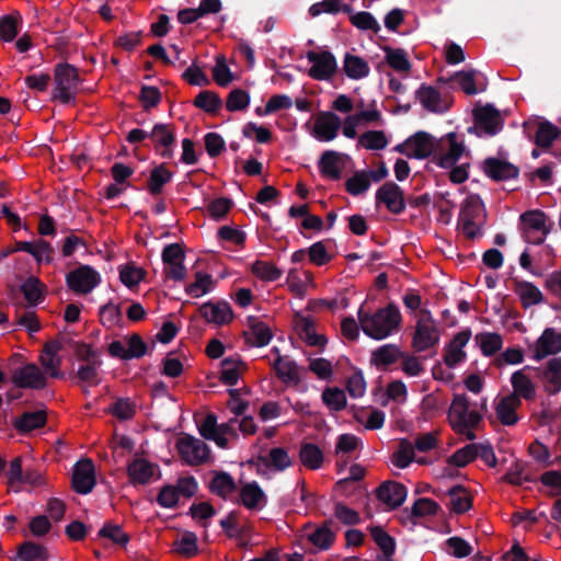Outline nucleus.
Masks as SVG:
<instances>
[{"instance_id": "obj_1", "label": "nucleus", "mask_w": 561, "mask_h": 561, "mask_svg": "<svg viewBox=\"0 0 561 561\" xmlns=\"http://www.w3.org/2000/svg\"><path fill=\"white\" fill-rule=\"evenodd\" d=\"M358 322L363 332L373 340H385L398 332L402 316L394 304H389L375 311H367L363 307L357 312Z\"/></svg>"}, {"instance_id": "obj_2", "label": "nucleus", "mask_w": 561, "mask_h": 561, "mask_svg": "<svg viewBox=\"0 0 561 561\" xmlns=\"http://www.w3.org/2000/svg\"><path fill=\"white\" fill-rule=\"evenodd\" d=\"M481 419V414L470 404L466 396L454 397L448 411V422L457 433L472 440L474 438L472 428L480 423Z\"/></svg>"}, {"instance_id": "obj_3", "label": "nucleus", "mask_w": 561, "mask_h": 561, "mask_svg": "<svg viewBox=\"0 0 561 561\" xmlns=\"http://www.w3.org/2000/svg\"><path fill=\"white\" fill-rule=\"evenodd\" d=\"M484 224V208L477 195L468 196L460 208L458 228L469 239H476L482 234Z\"/></svg>"}, {"instance_id": "obj_4", "label": "nucleus", "mask_w": 561, "mask_h": 561, "mask_svg": "<svg viewBox=\"0 0 561 561\" xmlns=\"http://www.w3.org/2000/svg\"><path fill=\"white\" fill-rule=\"evenodd\" d=\"M439 340L440 331L431 312L420 311L416 316L412 347L416 352H424L436 346Z\"/></svg>"}, {"instance_id": "obj_5", "label": "nucleus", "mask_w": 561, "mask_h": 561, "mask_svg": "<svg viewBox=\"0 0 561 561\" xmlns=\"http://www.w3.org/2000/svg\"><path fill=\"white\" fill-rule=\"evenodd\" d=\"M468 156L462 138L448 133L437 139L434 159L440 168H451Z\"/></svg>"}, {"instance_id": "obj_6", "label": "nucleus", "mask_w": 561, "mask_h": 561, "mask_svg": "<svg viewBox=\"0 0 561 561\" xmlns=\"http://www.w3.org/2000/svg\"><path fill=\"white\" fill-rule=\"evenodd\" d=\"M310 65L308 76L313 80L329 81L337 71V61L334 55L325 49L310 50L306 55Z\"/></svg>"}, {"instance_id": "obj_7", "label": "nucleus", "mask_w": 561, "mask_h": 561, "mask_svg": "<svg viewBox=\"0 0 561 561\" xmlns=\"http://www.w3.org/2000/svg\"><path fill=\"white\" fill-rule=\"evenodd\" d=\"M198 432L205 439L215 442L220 448H227L228 438L236 436L233 421L218 424L214 414H207L198 423Z\"/></svg>"}, {"instance_id": "obj_8", "label": "nucleus", "mask_w": 561, "mask_h": 561, "mask_svg": "<svg viewBox=\"0 0 561 561\" xmlns=\"http://www.w3.org/2000/svg\"><path fill=\"white\" fill-rule=\"evenodd\" d=\"M437 139L427 133L419 131L409 137L402 144L394 147L397 152H400L408 158L424 159L434 154Z\"/></svg>"}, {"instance_id": "obj_9", "label": "nucleus", "mask_w": 561, "mask_h": 561, "mask_svg": "<svg viewBox=\"0 0 561 561\" xmlns=\"http://www.w3.org/2000/svg\"><path fill=\"white\" fill-rule=\"evenodd\" d=\"M78 87V73L76 68L69 65H60L55 71V88L53 96L61 103H69L75 99Z\"/></svg>"}, {"instance_id": "obj_10", "label": "nucleus", "mask_w": 561, "mask_h": 561, "mask_svg": "<svg viewBox=\"0 0 561 561\" xmlns=\"http://www.w3.org/2000/svg\"><path fill=\"white\" fill-rule=\"evenodd\" d=\"M176 448L181 458L191 466H199L210 459L207 444L190 435L179 438Z\"/></svg>"}, {"instance_id": "obj_11", "label": "nucleus", "mask_w": 561, "mask_h": 561, "mask_svg": "<svg viewBox=\"0 0 561 561\" xmlns=\"http://www.w3.org/2000/svg\"><path fill=\"white\" fill-rule=\"evenodd\" d=\"M67 285L77 294L91 293L101 282L100 274L88 265L80 266L67 275Z\"/></svg>"}, {"instance_id": "obj_12", "label": "nucleus", "mask_w": 561, "mask_h": 561, "mask_svg": "<svg viewBox=\"0 0 561 561\" xmlns=\"http://www.w3.org/2000/svg\"><path fill=\"white\" fill-rule=\"evenodd\" d=\"M520 219L526 241L534 244L541 243L548 232L545 214L538 210L527 211Z\"/></svg>"}, {"instance_id": "obj_13", "label": "nucleus", "mask_w": 561, "mask_h": 561, "mask_svg": "<svg viewBox=\"0 0 561 561\" xmlns=\"http://www.w3.org/2000/svg\"><path fill=\"white\" fill-rule=\"evenodd\" d=\"M185 254L179 243L167 245L162 252L165 275L174 280H183L186 276L184 266Z\"/></svg>"}, {"instance_id": "obj_14", "label": "nucleus", "mask_w": 561, "mask_h": 561, "mask_svg": "<svg viewBox=\"0 0 561 561\" xmlns=\"http://www.w3.org/2000/svg\"><path fill=\"white\" fill-rule=\"evenodd\" d=\"M11 380L16 387L25 389H43L47 385V377L35 364L16 368Z\"/></svg>"}, {"instance_id": "obj_15", "label": "nucleus", "mask_w": 561, "mask_h": 561, "mask_svg": "<svg viewBox=\"0 0 561 561\" xmlns=\"http://www.w3.org/2000/svg\"><path fill=\"white\" fill-rule=\"evenodd\" d=\"M341 124V118L336 114L322 112L314 119L311 135L322 142L332 141L336 138Z\"/></svg>"}, {"instance_id": "obj_16", "label": "nucleus", "mask_w": 561, "mask_h": 561, "mask_svg": "<svg viewBox=\"0 0 561 561\" xmlns=\"http://www.w3.org/2000/svg\"><path fill=\"white\" fill-rule=\"evenodd\" d=\"M522 401L516 394H506L499 397L493 402L496 420L505 426H513L519 421L517 410L520 408Z\"/></svg>"}, {"instance_id": "obj_17", "label": "nucleus", "mask_w": 561, "mask_h": 561, "mask_svg": "<svg viewBox=\"0 0 561 561\" xmlns=\"http://www.w3.org/2000/svg\"><path fill=\"white\" fill-rule=\"evenodd\" d=\"M474 128L480 134L495 135L503 126V119L500 112L492 105H484L474 110Z\"/></svg>"}, {"instance_id": "obj_18", "label": "nucleus", "mask_w": 561, "mask_h": 561, "mask_svg": "<svg viewBox=\"0 0 561 561\" xmlns=\"http://www.w3.org/2000/svg\"><path fill=\"white\" fill-rule=\"evenodd\" d=\"M350 160V156L345 153L327 150L319 160V170L323 176L337 180L341 178Z\"/></svg>"}, {"instance_id": "obj_19", "label": "nucleus", "mask_w": 561, "mask_h": 561, "mask_svg": "<svg viewBox=\"0 0 561 561\" xmlns=\"http://www.w3.org/2000/svg\"><path fill=\"white\" fill-rule=\"evenodd\" d=\"M129 480L134 484H147L153 479L159 478L160 470L156 463L146 458L136 457L127 467Z\"/></svg>"}, {"instance_id": "obj_20", "label": "nucleus", "mask_w": 561, "mask_h": 561, "mask_svg": "<svg viewBox=\"0 0 561 561\" xmlns=\"http://www.w3.org/2000/svg\"><path fill=\"white\" fill-rule=\"evenodd\" d=\"M511 383L513 387V392L511 394H516L517 399L522 401V399L526 401H534L537 397V386L529 375V368L524 367L511 376Z\"/></svg>"}, {"instance_id": "obj_21", "label": "nucleus", "mask_w": 561, "mask_h": 561, "mask_svg": "<svg viewBox=\"0 0 561 561\" xmlns=\"http://www.w3.org/2000/svg\"><path fill=\"white\" fill-rule=\"evenodd\" d=\"M534 358L539 360L548 355L561 352V332L548 328L534 344Z\"/></svg>"}, {"instance_id": "obj_22", "label": "nucleus", "mask_w": 561, "mask_h": 561, "mask_svg": "<svg viewBox=\"0 0 561 561\" xmlns=\"http://www.w3.org/2000/svg\"><path fill=\"white\" fill-rule=\"evenodd\" d=\"M451 80L469 95L483 92L486 89L488 81L483 73L477 70H462L455 73Z\"/></svg>"}, {"instance_id": "obj_23", "label": "nucleus", "mask_w": 561, "mask_h": 561, "mask_svg": "<svg viewBox=\"0 0 561 561\" xmlns=\"http://www.w3.org/2000/svg\"><path fill=\"white\" fill-rule=\"evenodd\" d=\"M376 198L377 202L385 204L391 213L399 214L405 208L403 192L393 182H387L380 186L376 193Z\"/></svg>"}, {"instance_id": "obj_24", "label": "nucleus", "mask_w": 561, "mask_h": 561, "mask_svg": "<svg viewBox=\"0 0 561 561\" xmlns=\"http://www.w3.org/2000/svg\"><path fill=\"white\" fill-rule=\"evenodd\" d=\"M95 485L94 466L91 460L79 461L73 470L72 486L76 492L88 494Z\"/></svg>"}, {"instance_id": "obj_25", "label": "nucleus", "mask_w": 561, "mask_h": 561, "mask_svg": "<svg viewBox=\"0 0 561 561\" xmlns=\"http://www.w3.org/2000/svg\"><path fill=\"white\" fill-rule=\"evenodd\" d=\"M471 339L470 330H462L458 332L453 340L446 345L444 360L447 366L455 367L466 358L465 346Z\"/></svg>"}, {"instance_id": "obj_26", "label": "nucleus", "mask_w": 561, "mask_h": 561, "mask_svg": "<svg viewBox=\"0 0 561 561\" xmlns=\"http://www.w3.org/2000/svg\"><path fill=\"white\" fill-rule=\"evenodd\" d=\"M61 348V344L57 341L49 342L45 345L41 356L39 362L44 368L45 376H49L51 378H61L62 374L60 371L61 358L59 356V351Z\"/></svg>"}, {"instance_id": "obj_27", "label": "nucleus", "mask_w": 561, "mask_h": 561, "mask_svg": "<svg viewBox=\"0 0 561 561\" xmlns=\"http://www.w3.org/2000/svg\"><path fill=\"white\" fill-rule=\"evenodd\" d=\"M294 323L297 334L308 345L319 347H323L325 345V337L317 331L314 322L310 318L297 314Z\"/></svg>"}, {"instance_id": "obj_28", "label": "nucleus", "mask_w": 561, "mask_h": 561, "mask_svg": "<svg viewBox=\"0 0 561 561\" xmlns=\"http://www.w3.org/2000/svg\"><path fill=\"white\" fill-rule=\"evenodd\" d=\"M540 378L542 387L548 394L559 393L561 391V357L548 360L542 368Z\"/></svg>"}, {"instance_id": "obj_29", "label": "nucleus", "mask_w": 561, "mask_h": 561, "mask_svg": "<svg viewBox=\"0 0 561 561\" xmlns=\"http://www.w3.org/2000/svg\"><path fill=\"white\" fill-rule=\"evenodd\" d=\"M201 316L209 323L224 325L232 320L233 313L228 302H206L199 308Z\"/></svg>"}, {"instance_id": "obj_30", "label": "nucleus", "mask_w": 561, "mask_h": 561, "mask_svg": "<svg viewBox=\"0 0 561 561\" xmlns=\"http://www.w3.org/2000/svg\"><path fill=\"white\" fill-rule=\"evenodd\" d=\"M408 491L404 485L398 482L388 481L378 489V499L389 508H396L403 504Z\"/></svg>"}, {"instance_id": "obj_31", "label": "nucleus", "mask_w": 561, "mask_h": 561, "mask_svg": "<svg viewBox=\"0 0 561 561\" xmlns=\"http://www.w3.org/2000/svg\"><path fill=\"white\" fill-rule=\"evenodd\" d=\"M286 282L289 290L298 298H304L308 289L316 286L311 272L297 268L289 270Z\"/></svg>"}, {"instance_id": "obj_32", "label": "nucleus", "mask_w": 561, "mask_h": 561, "mask_svg": "<svg viewBox=\"0 0 561 561\" xmlns=\"http://www.w3.org/2000/svg\"><path fill=\"white\" fill-rule=\"evenodd\" d=\"M513 290L519 298L523 307L529 308L543 301L541 290L530 282L514 279Z\"/></svg>"}, {"instance_id": "obj_33", "label": "nucleus", "mask_w": 561, "mask_h": 561, "mask_svg": "<svg viewBox=\"0 0 561 561\" xmlns=\"http://www.w3.org/2000/svg\"><path fill=\"white\" fill-rule=\"evenodd\" d=\"M420 103L431 112H444L449 107L447 100L443 99L440 93L430 85H422L416 92Z\"/></svg>"}, {"instance_id": "obj_34", "label": "nucleus", "mask_w": 561, "mask_h": 561, "mask_svg": "<svg viewBox=\"0 0 561 561\" xmlns=\"http://www.w3.org/2000/svg\"><path fill=\"white\" fill-rule=\"evenodd\" d=\"M343 71L348 79L362 80L369 76L370 67L364 58L347 53L343 59Z\"/></svg>"}, {"instance_id": "obj_35", "label": "nucleus", "mask_w": 561, "mask_h": 561, "mask_svg": "<svg viewBox=\"0 0 561 561\" xmlns=\"http://www.w3.org/2000/svg\"><path fill=\"white\" fill-rule=\"evenodd\" d=\"M240 501L249 510H261L266 503V496L256 482H250L241 488Z\"/></svg>"}, {"instance_id": "obj_36", "label": "nucleus", "mask_w": 561, "mask_h": 561, "mask_svg": "<svg viewBox=\"0 0 561 561\" xmlns=\"http://www.w3.org/2000/svg\"><path fill=\"white\" fill-rule=\"evenodd\" d=\"M245 369V364L239 357H227L221 362L220 380L226 385L233 386Z\"/></svg>"}, {"instance_id": "obj_37", "label": "nucleus", "mask_w": 561, "mask_h": 561, "mask_svg": "<svg viewBox=\"0 0 561 561\" xmlns=\"http://www.w3.org/2000/svg\"><path fill=\"white\" fill-rule=\"evenodd\" d=\"M484 172L497 181L513 179L518 174L517 168L513 164L493 158L485 160Z\"/></svg>"}, {"instance_id": "obj_38", "label": "nucleus", "mask_w": 561, "mask_h": 561, "mask_svg": "<svg viewBox=\"0 0 561 561\" xmlns=\"http://www.w3.org/2000/svg\"><path fill=\"white\" fill-rule=\"evenodd\" d=\"M385 60L394 71L408 75L411 70V62L408 53L402 48L385 47Z\"/></svg>"}, {"instance_id": "obj_39", "label": "nucleus", "mask_w": 561, "mask_h": 561, "mask_svg": "<svg viewBox=\"0 0 561 561\" xmlns=\"http://www.w3.org/2000/svg\"><path fill=\"white\" fill-rule=\"evenodd\" d=\"M46 411L43 409L24 412L14 421V426L20 432H31L46 424Z\"/></svg>"}, {"instance_id": "obj_40", "label": "nucleus", "mask_w": 561, "mask_h": 561, "mask_svg": "<svg viewBox=\"0 0 561 561\" xmlns=\"http://www.w3.org/2000/svg\"><path fill=\"white\" fill-rule=\"evenodd\" d=\"M450 511L456 514H462L472 506L470 493L460 485L454 486L448 491Z\"/></svg>"}, {"instance_id": "obj_41", "label": "nucleus", "mask_w": 561, "mask_h": 561, "mask_svg": "<svg viewBox=\"0 0 561 561\" xmlns=\"http://www.w3.org/2000/svg\"><path fill=\"white\" fill-rule=\"evenodd\" d=\"M400 357L401 352L398 346L393 344H386L373 352L371 363L379 368H386L387 366L396 363Z\"/></svg>"}, {"instance_id": "obj_42", "label": "nucleus", "mask_w": 561, "mask_h": 561, "mask_svg": "<svg viewBox=\"0 0 561 561\" xmlns=\"http://www.w3.org/2000/svg\"><path fill=\"white\" fill-rule=\"evenodd\" d=\"M25 300L31 306H36L44 299V284L36 277H28L21 286Z\"/></svg>"}, {"instance_id": "obj_43", "label": "nucleus", "mask_w": 561, "mask_h": 561, "mask_svg": "<svg viewBox=\"0 0 561 561\" xmlns=\"http://www.w3.org/2000/svg\"><path fill=\"white\" fill-rule=\"evenodd\" d=\"M209 488L214 494L222 499H227L234 492L236 483L230 474L226 472H217L210 481Z\"/></svg>"}, {"instance_id": "obj_44", "label": "nucleus", "mask_w": 561, "mask_h": 561, "mask_svg": "<svg viewBox=\"0 0 561 561\" xmlns=\"http://www.w3.org/2000/svg\"><path fill=\"white\" fill-rule=\"evenodd\" d=\"M118 270L121 282L130 289L137 287L146 276V271L134 263L121 265Z\"/></svg>"}, {"instance_id": "obj_45", "label": "nucleus", "mask_w": 561, "mask_h": 561, "mask_svg": "<svg viewBox=\"0 0 561 561\" xmlns=\"http://www.w3.org/2000/svg\"><path fill=\"white\" fill-rule=\"evenodd\" d=\"M299 458L308 469H319L323 462V454L314 444H305L300 448Z\"/></svg>"}, {"instance_id": "obj_46", "label": "nucleus", "mask_w": 561, "mask_h": 561, "mask_svg": "<svg viewBox=\"0 0 561 561\" xmlns=\"http://www.w3.org/2000/svg\"><path fill=\"white\" fill-rule=\"evenodd\" d=\"M262 462L277 471H283L291 466V458L287 450L280 447H276L270 450V453L261 458Z\"/></svg>"}, {"instance_id": "obj_47", "label": "nucleus", "mask_w": 561, "mask_h": 561, "mask_svg": "<svg viewBox=\"0 0 561 561\" xmlns=\"http://www.w3.org/2000/svg\"><path fill=\"white\" fill-rule=\"evenodd\" d=\"M150 137L158 146H162L164 148L161 152L163 157H169L171 154L170 147L174 141V135L168 125H156L150 133Z\"/></svg>"}, {"instance_id": "obj_48", "label": "nucleus", "mask_w": 561, "mask_h": 561, "mask_svg": "<svg viewBox=\"0 0 561 561\" xmlns=\"http://www.w3.org/2000/svg\"><path fill=\"white\" fill-rule=\"evenodd\" d=\"M213 285V277L209 274L197 272L194 282L186 287V293L198 298L209 293Z\"/></svg>"}, {"instance_id": "obj_49", "label": "nucleus", "mask_w": 561, "mask_h": 561, "mask_svg": "<svg viewBox=\"0 0 561 561\" xmlns=\"http://www.w3.org/2000/svg\"><path fill=\"white\" fill-rule=\"evenodd\" d=\"M252 273L263 282H274L282 276V271L271 262L256 261L251 266Z\"/></svg>"}, {"instance_id": "obj_50", "label": "nucleus", "mask_w": 561, "mask_h": 561, "mask_svg": "<svg viewBox=\"0 0 561 561\" xmlns=\"http://www.w3.org/2000/svg\"><path fill=\"white\" fill-rule=\"evenodd\" d=\"M174 550L186 558H191L197 552V537L192 531L183 533L175 541H174Z\"/></svg>"}, {"instance_id": "obj_51", "label": "nucleus", "mask_w": 561, "mask_h": 561, "mask_svg": "<svg viewBox=\"0 0 561 561\" xmlns=\"http://www.w3.org/2000/svg\"><path fill=\"white\" fill-rule=\"evenodd\" d=\"M359 145L368 150H380L387 147L388 139L381 130H369L358 138Z\"/></svg>"}, {"instance_id": "obj_52", "label": "nucleus", "mask_w": 561, "mask_h": 561, "mask_svg": "<svg viewBox=\"0 0 561 561\" xmlns=\"http://www.w3.org/2000/svg\"><path fill=\"white\" fill-rule=\"evenodd\" d=\"M137 410V405L134 401L126 398L117 399L114 404L108 409L114 416L121 421L130 420Z\"/></svg>"}, {"instance_id": "obj_53", "label": "nucleus", "mask_w": 561, "mask_h": 561, "mask_svg": "<svg viewBox=\"0 0 561 561\" xmlns=\"http://www.w3.org/2000/svg\"><path fill=\"white\" fill-rule=\"evenodd\" d=\"M307 538L314 547L319 549H328L334 540V534L325 525L307 534Z\"/></svg>"}, {"instance_id": "obj_54", "label": "nucleus", "mask_w": 561, "mask_h": 561, "mask_svg": "<svg viewBox=\"0 0 561 561\" xmlns=\"http://www.w3.org/2000/svg\"><path fill=\"white\" fill-rule=\"evenodd\" d=\"M414 459V446L409 440H402L398 451L392 456V462L400 469L407 468Z\"/></svg>"}, {"instance_id": "obj_55", "label": "nucleus", "mask_w": 561, "mask_h": 561, "mask_svg": "<svg viewBox=\"0 0 561 561\" xmlns=\"http://www.w3.org/2000/svg\"><path fill=\"white\" fill-rule=\"evenodd\" d=\"M477 340L482 353L488 356L496 353L503 345L502 336L497 333H482L477 336Z\"/></svg>"}, {"instance_id": "obj_56", "label": "nucleus", "mask_w": 561, "mask_h": 561, "mask_svg": "<svg viewBox=\"0 0 561 561\" xmlns=\"http://www.w3.org/2000/svg\"><path fill=\"white\" fill-rule=\"evenodd\" d=\"M250 104V95L241 89L232 90L226 101V108L230 112L243 111Z\"/></svg>"}, {"instance_id": "obj_57", "label": "nucleus", "mask_w": 561, "mask_h": 561, "mask_svg": "<svg viewBox=\"0 0 561 561\" xmlns=\"http://www.w3.org/2000/svg\"><path fill=\"white\" fill-rule=\"evenodd\" d=\"M370 186V175L367 172H357L346 181V190L352 195L365 193Z\"/></svg>"}, {"instance_id": "obj_58", "label": "nucleus", "mask_w": 561, "mask_h": 561, "mask_svg": "<svg viewBox=\"0 0 561 561\" xmlns=\"http://www.w3.org/2000/svg\"><path fill=\"white\" fill-rule=\"evenodd\" d=\"M172 178V173L163 165H159L151 171L150 180L148 183L149 191L152 194L160 193L162 186L168 183Z\"/></svg>"}, {"instance_id": "obj_59", "label": "nucleus", "mask_w": 561, "mask_h": 561, "mask_svg": "<svg viewBox=\"0 0 561 561\" xmlns=\"http://www.w3.org/2000/svg\"><path fill=\"white\" fill-rule=\"evenodd\" d=\"M341 10L351 12V9L347 5H343L341 0H323L312 4L309 9V13L312 16H318L321 13H336Z\"/></svg>"}, {"instance_id": "obj_60", "label": "nucleus", "mask_w": 561, "mask_h": 561, "mask_svg": "<svg viewBox=\"0 0 561 561\" xmlns=\"http://www.w3.org/2000/svg\"><path fill=\"white\" fill-rule=\"evenodd\" d=\"M350 20L354 26L363 31L378 32L380 30L377 20L369 12L352 13Z\"/></svg>"}, {"instance_id": "obj_61", "label": "nucleus", "mask_w": 561, "mask_h": 561, "mask_svg": "<svg viewBox=\"0 0 561 561\" xmlns=\"http://www.w3.org/2000/svg\"><path fill=\"white\" fill-rule=\"evenodd\" d=\"M322 399L329 409L339 411L346 405V396L343 390L337 388H329L323 391Z\"/></svg>"}, {"instance_id": "obj_62", "label": "nucleus", "mask_w": 561, "mask_h": 561, "mask_svg": "<svg viewBox=\"0 0 561 561\" xmlns=\"http://www.w3.org/2000/svg\"><path fill=\"white\" fill-rule=\"evenodd\" d=\"M274 369L284 381H291L297 378L296 365L287 357H278L274 363Z\"/></svg>"}, {"instance_id": "obj_63", "label": "nucleus", "mask_w": 561, "mask_h": 561, "mask_svg": "<svg viewBox=\"0 0 561 561\" xmlns=\"http://www.w3.org/2000/svg\"><path fill=\"white\" fill-rule=\"evenodd\" d=\"M194 104L208 113H214L219 108L221 100L214 92L203 91L195 98Z\"/></svg>"}, {"instance_id": "obj_64", "label": "nucleus", "mask_w": 561, "mask_h": 561, "mask_svg": "<svg viewBox=\"0 0 561 561\" xmlns=\"http://www.w3.org/2000/svg\"><path fill=\"white\" fill-rule=\"evenodd\" d=\"M559 129L550 123H541L536 134V142L541 147H549L558 137Z\"/></svg>"}]
</instances>
